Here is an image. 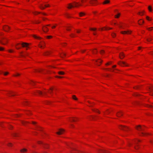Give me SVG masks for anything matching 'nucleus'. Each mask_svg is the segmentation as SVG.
I'll list each match as a JSON object with an SVG mask.
<instances>
[{
	"instance_id": "2f4dec72",
	"label": "nucleus",
	"mask_w": 153,
	"mask_h": 153,
	"mask_svg": "<svg viewBox=\"0 0 153 153\" xmlns=\"http://www.w3.org/2000/svg\"><path fill=\"white\" fill-rule=\"evenodd\" d=\"M144 21L142 19H140L138 21V23L140 25H142L144 23Z\"/></svg>"
},
{
	"instance_id": "473e14b6",
	"label": "nucleus",
	"mask_w": 153,
	"mask_h": 153,
	"mask_svg": "<svg viewBox=\"0 0 153 153\" xmlns=\"http://www.w3.org/2000/svg\"><path fill=\"white\" fill-rule=\"evenodd\" d=\"M66 30L70 31L71 30V27L70 26H67L65 27Z\"/></svg>"
},
{
	"instance_id": "f257e3e1",
	"label": "nucleus",
	"mask_w": 153,
	"mask_h": 153,
	"mask_svg": "<svg viewBox=\"0 0 153 153\" xmlns=\"http://www.w3.org/2000/svg\"><path fill=\"white\" fill-rule=\"evenodd\" d=\"M22 124L24 126H27L28 123H32L35 125L36 130L41 131V135L43 137L47 136V134L43 131V129L37 125H36V123L34 121L27 122L26 121H22L21 122Z\"/></svg>"
},
{
	"instance_id": "13d9d810",
	"label": "nucleus",
	"mask_w": 153,
	"mask_h": 153,
	"mask_svg": "<svg viewBox=\"0 0 153 153\" xmlns=\"http://www.w3.org/2000/svg\"><path fill=\"white\" fill-rule=\"evenodd\" d=\"M40 13L38 12H33V14L35 15H36L38 14H39Z\"/></svg>"
},
{
	"instance_id": "6ab92c4d",
	"label": "nucleus",
	"mask_w": 153,
	"mask_h": 153,
	"mask_svg": "<svg viewBox=\"0 0 153 153\" xmlns=\"http://www.w3.org/2000/svg\"><path fill=\"white\" fill-rule=\"evenodd\" d=\"M7 95L9 96H14L15 95V93L12 91H9L7 92Z\"/></svg>"
},
{
	"instance_id": "de8ad7c7",
	"label": "nucleus",
	"mask_w": 153,
	"mask_h": 153,
	"mask_svg": "<svg viewBox=\"0 0 153 153\" xmlns=\"http://www.w3.org/2000/svg\"><path fill=\"white\" fill-rule=\"evenodd\" d=\"M104 69L106 71H112V69L111 68H105Z\"/></svg>"
},
{
	"instance_id": "412c9836",
	"label": "nucleus",
	"mask_w": 153,
	"mask_h": 153,
	"mask_svg": "<svg viewBox=\"0 0 153 153\" xmlns=\"http://www.w3.org/2000/svg\"><path fill=\"white\" fill-rule=\"evenodd\" d=\"M82 152L76 150L75 148H73V150L71 152V153H82Z\"/></svg>"
},
{
	"instance_id": "58836bf2",
	"label": "nucleus",
	"mask_w": 153,
	"mask_h": 153,
	"mask_svg": "<svg viewBox=\"0 0 153 153\" xmlns=\"http://www.w3.org/2000/svg\"><path fill=\"white\" fill-rule=\"evenodd\" d=\"M51 54V53L49 51H46L44 53V55L45 56L49 55Z\"/></svg>"
},
{
	"instance_id": "4c0bfd02",
	"label": "nucleus",
	"mask_w": 153,
	"mask_h": 153,
	"mask_svg": "<svg viewBox=\"0 0 153 153\" xmlns=\"http://www.w3.org/2000/svg\"><path fill=\"white\" fill-rule=\"evenodd\" d=\"M91 51L94 54H96L97 52V50L95 49L91 50Z\"/></svg>"
},
{
	"instance_id": "4d7b16f0",
	"label": "nucleus",
	"mask_w": 153,
	"mask_h": 153,
	"mask_svg": "<svg viewBox=\"0 0 153 153\" xmlns=\"http://www.w3.org/2000/svg\"><path fill=\"white\" fill-rule=\"evenodd\" d=\"M20 116V115L18 114H15L13 116V117H16V118L19 117Z\"/></svg>"
},
{
	"instance_id": "e2e57ef3",
	"label": "nucleus",
	"mask_w": 153,
	"mask_h": 153,
	"mask_svg": "<svg viewBox=\"0 0 153 153\" xmlns=\"http://www.w3.org/2000/svg\"><path fill=\"white\" fill-rule=\"evenodd\" d=\"M153 29V27H148L147 28V30H152Z\"/></svg>"
},
{
	"instance_id": "2eb2a0df",
	"label": "nucleus",
	"mask_w": 153,
	"mask_h": 153,
	"mask_svg": "<svg viewBox=\"0 0 153 153\" xmlns=\"http://www.w3.org/2000/svg\"><path fill=\"white\" fill-rule=\"evenodd\" d=\"M89 3L93 5H96L97 4V0H91L89 1Z\"/></svg>"
},
{
	"instance_id": "bf43d9fd",
	"label": "nucleus",
	"mask_w": 153,
	"mask_h": 153,
	"mask_svg": "<svg viewBox=\"0 0 153 153\" xmlns=\"http://www.w3.org/2000/svg\"><path fill=\"white\" fill-rule=\"evenodd\" d=\"M88 0H81V2L82 4L86 2Z\"/></svg>"
},
{
	"instance_id": "9d476101",
	"label": "nucleus",
	"mask_w": 153,
	"mask_h": 153,
	"mask_svg": "<svg viewBox=\"0 0 153 153\" xmlns=\"http://www.w3.org/2000/svg\"><path fill=\"white\" fill-rule=\"evenodd\" d=\"M51 25L49 24L46 25L45 26H43L42 28V30L44 32H47L48 31V28L47 27V26H49L50 27L51 26Z\"/></svg>"
},
{
	"instance_id": "603ef678",
	"label": "nucleus",
	"mask_w": 153,
	"mask_h": 153,
	"mask_svg": "<svg viewBox=\"0 0 153 153\" xmlns=\"http://www.w3.org/2000/svg\"><path fill=\"white\" fill-rule=\"evenodd\" d=\"M40 22L38 20H36L33 22V23L35 24H39Z\"/></svg>"
},
{
	"instance_id": "e433bc0d",
	"label": "nucleus",
	"mask_w": 153,
	"mask_h": 153,
	"mask_svg": "<svg viewBox=\"0 0 153 153\" xmlns=\"http://www.w3.org/2000/svg\"><path fill=\"white\" fill-rule=\"evenodd\" d=\"M144 11H142L139 12L137 13V14L140 16H143L144 14Z\"/></svg>"
},
{
	"instance_id": "4be33fe9",
	"label": "nucleus",
	"mask_w": 153,
	"mask_h": 153,
	"mask_svg": "<svg viewBox=\"0 0 153 153\" xmlns=\"http://www.w3.org/2000/svg\"><path fill=\"white\" fill-rule=\"evenodd\" d=\"M29 83L30 84L33 86H35L37 83V82L33 80L30 81Z\"/></svg>"
},
{
	"instance_id": "5fc2aeb1",
	"label": "nucleus",
	"mask_w": 153,
	"mask_h": 153,
	"mask_svg": "<svg viewBox=\"0 0 153 153\" xmlns=\"http://www.w3.org/2000/svg\"><path fill=\"white\" fill-rule=\"evenodd\" d=\"M72 98L74 100H77V99L76 97V96L74 95L72 96Z\"/></svg>"
},
{
	"instance_id": "c756f323",
	"label": "nucleus",
	"mask_w": 153,
	"mask_h": 153,
	"mask_svg": "<svg viewBox=\"0 0 153 153\" xmlns=\"http://www.w3.org/2000/svg\"><path fill=\"white\" fill-rule=\"evenodd\" d=\"M111 28L108 27H104L103 28H102L100 29L101 30H108L110 29H111Z\"/></svg>"
},
{
	"instance_id": "dca6fc26",
	"label": "nucleus",
	"mask_w": 153,
	"mask_h": 153,
	"mask_svg": "<svg viewBox=\"0 0 153 153\" xmlns=\"http://www.w3.org/2000/svg\"><path fill=\"white\" fill-rule=\"evenodd\" d=\"M128 27V25L125 24H123L120 26V27L123 29H126Z\"/></svg>"
},
{
	"instance_id": "c9c22d12",
	"label": "nucleus",
	"mask_w": 153,
	"mask_h": 153,
	"mask_svg": "<svg viewBox=\"0 0 153 153\" xmlns=\"http://www.w3.org/2000/svg\"><path fill=\"white\" fill-rule=\"evenodd\" d=\"M23 104L24 105H29V102H28V101H26V100H25L24 101V102H23Z\"/></svg>"
},
{
	"instance_id": "9b49d317",
	"label": "nucleus",
	"mask_w": 153,
	"mask_h": 153,
	"mask_svg": "<svg viewBox=\"0 0 153 153\" xmlns=\"http://www.w3.org/2000/svg\"><path fill=\"white\" fill-rule=\"evenodd\" d=\"M102 62V61L100 59H98L97 60H95V63L98 66L101 65Z\"/></svg>"
},
{
	"instance_id": "0e129e2a",
	"label": "nucleus",
	"mask_w": 153,
	"mask_h": 153,
	"mask_svg": "<svg viewBox=\"0 0 153 153\" xmlns=\"http://www.w3.org/2000/svg\"><path fill=\"white\" fill-rule=\"evenodd\" d=\"M52 36H47V38L49 39L52 38Z\"/></svg>"
},
{
	"instance_id": "ea45409f",
	"label": "nucleus",
	"mask_w": 153,
	"mask_h": 153,
	"mask_svg": "<svg viewBox=\"0 0 153 153\" xmlns=\"http://www.w3.org/2000/svg\"><path fill=\"white\" fill-rule=\"evenodd\" d=\"M27 151V149H23L20 150V152L22 153H25Z\"/></svg>"
},
{
	"instance_id": "39448f33",
	"label": "nucleus",
	"mask_w": 153,
	"mask_h": 153,
	"mask_svg": "<svg viewBox=\"0 0 153 153\" xmlns=\"http://www.w3.org/2000/svg\"><path fill=\"white\" fill-rule=\"evenodd\" d=\"M140 140L138 139H134L129 144L130 146H131L133 144H135L137 145V146H134L135 149H137L139 148V146L138 145V144L140 142Z\"/></svg>"
},
{
	"instance_id": "ddd939ff",
	"label": "nucleus",
	"mask_w": 153,
	"mask_h": 153,
	"mask_svg": "<svg viewBox=\"0 0 153 153\" xmlns=\"http://www.w3.org/2000/svg\"><path fill=\"white\" fill-rule=\"evenodd\" d=\"M99 153H110V152L104 149H99L98 151Z\"/></svg>"
},
{
	"instance_id": "a878e982",
	"label": "nucleus",
	"mask_w": 153,
	"mask_h": 153,
	"mask_svg": "<svg viewBox=\"0 0 153 153\" xmlns=\"http://www.w3.org/2000/svg\"><path fill=\"white\" fill-rule=\"evenodd\" d=\"M123 115V113L121 111L118 112L117 114V116L118 117H120Z\"/></svg>"
},
{
	"instance_id": "cd10ccee",
	"label": "nucleus",
	"mask_w": 153,
	"mask_h": 153,
	"mask_svg": "<svg viewBox=\"0 0 153 153\" xmlns=\"http://www.w3.org/2000/svg\"><path fill=\"white\" fill-rule=\"evenodd\" d=\"M92 110L93 111L96 113H98L99 114H100V112L99 111V110L98 109H96L95 108H92Z\"/></svg>"
},
{
	"instance_id": "423d86ee",
	"label": "nucleus",
	"mask_w": 153,
	"mask_h": 153,
	"mask_svg": "<svg viewBox=\"0 0 153 153\" xmlns=\"http://www.w3.org/2000/svg\"><path fill=\"white\" fill-rule=\"evenodd\" d=\"M28 46V44L26 43H18L16 45V48L17 49H19L22 47H27Z\"/></svg>"
},
{
	"instance_id": "b1692460",
	"label": "nucleus",
	"mask_w": 153,
	"mask_h": 153,
	"mask_svg": "<svg viewBox=\"0 0 153 153\" xmlns=\"http://www.w3.org/2000/svg\"><path fill=\"white\" fill-rule=\"evenodd\" d=\"M125 56L124 55L123 53H120L119 54V57L121 59H123Z\"/></svg>"
},
{
	"instance_id": "4468645a",
	"label": "nucleus",
	"mask_w": 153,
	"mask_h": 153,
	"mask_svg": "<svg viewBox=\"0 0 153 153\" xmlns=\"http://www.w3.org/2000/svg\"><path fill=\"white\" fill-rule=\"evenodd\" d=\"M50 5L49 4H40L39 6L40 8L42 10H44L45 8L47 7H49Z\"/></svg>"
},
{
	"instance_id": "a211bd4d",
	"label": "nucleus",
	"mask_w": 153,
	"mask_h": 153,
	"mask_svg": "<svg viewBox=\"0 0 153 153\" xmlns=\"http://www.w3.org/2000/svg\"><path fill=\"white\" fill-rule=\"evenodd\" d=\"M8 42V40L7 39H3L2 41H1L0 42L1 44L5 45H6Z\"/></svg>"
},
{
	"instance_id": "aec40b11",
	"label": "nucleus",
	"mask_w": 153,
	"mask_h": 153,
	"mask_svg": "<svg viewBox=\"0 0 153 153\" xmlns=\"http://www.w3.org/2000/svg\"><path fill=\"white\" fill-rule=\"evenodd\" d=\"M3 30L6 31H8L10 29V27L7 25H4L3 27Z\"/></svg>"
},
{
	"instance_id": "8fccbe9b",
	"label": "nucleus",
	"mask_w": 153,
	"mask_h": 153,
	"mask_svg": "<svg viewBox=\"0 0 153 153\" xmlns=\"http://www.w3.org/2000/svg\"><path fill=\"white\" fill-rule=\"evenodd\" d=\"M37 72H42L43 73H45V72H44L43 70L42 69L39 70L37 71Z\"/></svg>"
},
{
	"instance_id": "a19ab883",
	"label": "nucleus",
	"mask_w": 153,
	"mask_h": 153,
	"mask_svg": "<svg viewBox=\"0 0 153 153\" xmlns=\"http://www.w3.org/2000/svg\"><path fill=\"white\" fill-rule=\"evenodd\" d=\"M7 125L8 126V127L9 129H12L13 128V127L11 125L8 124H7Z\"/></svg>"
},
{
	"instance_id": "09e8293b",
	"label": "nucleus",
	"mask_w": 153,
	"mask_h": 153,
	"mask_svg": "<svg viewBox=\"0 0 153 153\" xmlns=\"http://www.w3.org/2000/svg\"><path fill=\"white\" fill-rule=\"evenodd\" d=\"M110 113V111L109 110H107L105 113V114H108Z\"/></svg>"
},
{
	"instance_id": "c03bdc74",
	"label": "nucleus",
	"mask_w": 153,
	"mask_h": 153,
	"mask_svg": "<svg viewBox=\"0 0 153 153\" xmlns=\"http://www.w3.org/2000/svg\"><path fill=\"white\" fill-rule=\"evenodd\" d=\"M146 40L147 42H149L152 40V39L151 38L149 37L147 38Z\"/></svg>"
},
{
	"instance_id": "5701e85b",
	"label": "nucleus",
	"mask_w": 153,
	"mask_h": 153,
	"mask_svg": "<svg viewBox=\"0 0 153 153\" xmlns=\"http://www.w3.org/2000/svg\"><path fill=\"white\" fill-rule=\"evenodd\" d=\"M64 130L63 129H60L59 131L57 132V134L58 135H60L63 133L64 132Z\"/></svg>"
},
{
	"instance_id": "864d4df0",
	"label": "nucleus",
	"mask_w": 153,
	"mask_h": 153,
	"mask_svg": "<svg viewBox=\"0 0 153 153\" xmlns=\"http://www.w3.org/2000/svg\"><path fill=\"white\" fill-rule=\"evenodd\" d=\"M131 1H129L128 2V4L131 6H132L133 4H131Z\"/></svg>"
},
{
	"instance_id": "338daca9",
	"label": "nucleus",
	"mask_w": 153,
	"mask_h": 153,
	"mask_svg": "<svg viewBox=\"0 0 153 153\" xmlns=\"http://www.w3.org/2000/svg\"><path fill=\"white\" fill-rule=\"evenodd\" d=\"M111 62H109L107 63H106V65H109L111 64Z\"/></svg>"
},
{
	"instance_id": "c85d7f7f",
	"label": "nucleus",
	"mask_w": 153,
	"mask_h": 153,
	"mask_svg": "<svg viewBox=\"0 0 153 153\" xmlns=\"http://www.w3.org/2000/svg\"><path fill=\"white\" fill-rule=\"evenodd\" d=\"M25 114L28 115H31L32 114L31 112L30 111H25Z\"/></svg>"
},
{
	"instance_id": "7c9ffc66",
	"label": "nucleus",
	"mask_w": 153,
	"mask_h": 153,
	"mask_svg": "<svg viewBox=\"0 0 153 153\" xmlns=\"http://www.w3.org/2000/svg\"><path fill=\"white\" fill-rule=\"evenodd\" d=\"M33 37L34 38L36 39H39V40H40L41 39H42V38L41 37L37 35H33Z\"/></svg>"
},
{
	"instance_id": "f704fd0d",
	"label": "nucleus",
	"mask_w": 153,
	"mask_h": 153,
	"mask_svg": "<svg viewBox=\"0 0 153 153\" xmlns=\"http://www.w3.org/2000/svg\"><path fill=\"white\" fill-rule=\"evenodd\" d=\"M110 1L109 0H105L103 2L102 4H107L109 3Z\"/></svg>"
},
{
	"instance_id": "6e6d98bb",
	"label": "nucleus",
	"mask_w": 153,
	"mask_h": 153,
	"mask_svg": "<svg viewBox=\"0 0 153 153\" xmlns=\"http://www.w3.org/2000/svg\"><path fill=\"white\" fill-rule=\"evenodd\" d=\"M111 36L113 38H114L115 37L116 35L115 33H113L111 34Z\"/></svg>"
},
{
	"instance_id": "052dcab7",
	"label": "nucleus",
	"mask_w": 153,
	"mask_h": 153,
	"mask_svg": "<svg viewBox=\"0 0 153 153\" xmlns=\"http://www.w3.org/2000/svg\"><path fill=\"white\" fill-rule=\"evenodd\" d=\"M20 75V74L19 73H16L13 75V76H18Z\"/></svg>"
},
{
	"instance_id": "f03ea898",
	"label": "nucleus",
	"mask_w": 153,
	"mask_h": 153,
	"mask_svg": "<svg viewBox=\"0 0 153 153\" xmlns=\"http://www.w3.org/2000/svg\"><path fill=\"white\" fill-rule=\"evenodd\" d=\"M54 90V88L52 87H51L48 90H46L43 92L39 91L36 90L34 91V94L36 95H47L49 97L48 94L52 95L53 94V91Z\"/></svg>"
},
{
	"instance_id": "f8f14e48",
	"label": "nucleus",
	"mask_w": 153,
	"mask_h": 153,
	"mask_svg": "<svg viewBox=\"0 0 153 153\" xmlns=\"http://www.w3.org/2000/svg\"><path fill=\"white\" fill-rule=\"evenodd\" d=\"M118 64L121 66H128V65L125 62L122 61H119L118 62Z\"/></svg>"
},
{
	"instance_id": "72a5a7b5",
	"label": "nucleus",
	"mask_w": 153,
	"mask_h": 153,
	"mask_svg": "<svg viewBox=\"0 0 153 153\" xmlns=\"http://www.w3.org/2000/svg\"><path fill=\"white\" fill-rule=\"evenodd\" d=\"M88 102L89 104V105H88L90 107H92L94 105V103L91 102L90 101H88Z\"/></svg>"
},
{
	"instance_id": "393cba45",
	"label": "nucleus",
	"mask_w": 153,
	"mask_h": 153,
	"mask_svg": "<svg viewBox=\"0 0 153 153\" xmlns=\"http://www.w3.org/2000/svg\"><path fill=\"white\" fill-rule=\"evenodd\" d=\"M45 46V43L44 42H42L39 45V47L42 48H44Z\"/></svg>"
},
{
	"instance_id": "774afa93",
	"label": "nucleus",
	"mask_w": 153,
	"mask_h": 153,
	"mask_svg": "<svg viewBox=\"0 0 153 153\" xmlns=\"http://www.w3.org/2000/svg\"><path fill=\"white\" fill-rule=\"evenodd\" d=\"M104 51L103 50H101L100 51V53L101 54H102L104 53Z\"/></svg>"
},
{
	"instance_id": "680f3d73",
	"label": "nucleus",
	"mask_w": 153,
	"mask_h": 153,
	"mask_svg": "<svg viewBox=\"0 0 153 153\" xmlns=\"http://www.w3.org/2000/svg\"><path fill=\"white\" fill-rule=\"evenodd\" d=\"M97 29L95 28H91L90 29V30H93V31H95Z\"/></svg>"
},
{
	"instance_id": "37998d69",
	"label": "nucleus",
	"mask_w": 153,
	"mask_h": 153,
	"mask_svg": "<svg viewBox=\"0 0 153 153\" xmlns=\"http://www.w3.org/2000/svg\"><path fill=\"white\" fill-rule=\"evenodd\" d=\"M85 15V13L83 12H81L79 13V15L80 17H82Z\"/></svg>"
},
{
	"instance_id": "7ed1b4c3",
	"label": "nucleus",
	"mask_w": 153,
	"mask_h": 153,
	"mask_svg": "<svg viewBox=\"0 0 153 153\" xmlns=\"http://www.w3.org/2000/svg\"><path fill=\"white\" fill-rule=\"evenodd\" d=\"M136 128L138 131H142L139 134L140 136H146L148 135V134L144 132V131L146 130V128L145 126H141L140 125H139L136 127Z\"/></svg>"
},
{
	"instance_id": "20e7f679",
	"label": "nucleus",
	"mask_w": 153,
	"mask_h": 153,
	"mask_svg": "<svg viewBox=\"0 0 153 153\" xmlns=\"http://www.w3.org/2000/svg\"><path fill=\"white\" fill-rule=\"evenodd\" d=\"M82 5V4L79 2L74 1L72 3L69 4H68L67 7L69 9H70L74 7H78Z\"/></svg>"
},
{
	"instance_id": "6e6552de",
	"label": "nucleus",
	"mask_w": 153,
	"mask_h": 153,
	"mask_svg": "<svg viewBox=\"0 0 153 153\" xmlns=\"http://www.w3.org/2000/svg\"><path fill=\"white\" fill-rule=\"evenodd\" d=\"M38 143L39 144H42L43 147L45 148L48 149L49 148V146L47 144H45L43 143L41 141H39L38 142Z\"/></svg>"
},
{
	"instance_id": "a18cd8bd",
	"label": "nucleus",
	"mask_w": 153,
	"mask_h": 153,
	"mask_svg": "<svg viewBox=\"0 0 153 153\" xmlns=\"http://www.w3.org/2000/svg\"><path fill=\"white\" fill-rule=\"evenodd\" d=\"M120 13H117V14L115 15V17L116 18H119L120 16Z\"/></svg>"
},
{
	"instance_id": "0eeeda50",
	"label": "nucleus",
	"mask_w": 153,
	"mask_h": 153,
	"mask_svg": "<svg viewBox=\"0 0 153 153\" xmlns=\"http://www.w3.org/2000/svg\"><path fill=\"white\" fill-rule=\"evenodd\" d=\"M119 128L122 130L128 131L130 130L129 128L126 126H123L122 125H120L119 126Z\"/></svg>"
},
{
	"instance_id": "bb28decb",
	"label": "nucleus",
	"mask_w": 153,
	"mask_h": 153,
	"mask_svg": "<svg viewBox=\"0 0 153 153\" xmlns=\"http://www.w3.org/2000/svg\"><path fill=\"white\" fill-rule=\"evenodd\" d=\"M70 36L71 38H74L76 37L77 35L74 33H72L70 35Z\"/></svg>"
},
{
	"instance_id": "1a4fd4ad",
	"label": "nucleus",
	"mask_w": 153,
	"mask_h": 153,
	"mask_svg": "<svg viewBox=\"0 0 153 153\" xmlns=\"http://www.w3.org/2000/svg\"><path fill=\"white\" fill-rule=\"evenodd\" d=\"M78 120V119L77 118L71 117L68 119V121L71 122H76Z\"/></svg>"
},
{
	"instance_id": "3c124183",
	"label": "nucleus",
	"mask_w": 153,
	"mask_h": 153,
	"mask_svg": "<svg viewBox=\"0 0 153 153\" xmlns=\"http://www.w3.org/2000/svg\"><path fill=\"white\" fill-rule=\"evenodd\" d=\"M58 73L59 75H64L65 74L64 72L62 71H59Z\"/></svg>"
},
{
	"instance_id": "79ce46f5",
	"label": "nucleus",
	"mask_w": 153,
	"mask_h": 153,
	"mask_svg": "<svg viewBox=\"0 0 153 153\" xmlns=\"http://www.w3.org/2000/svg\"><path fill=\"white\" fill-rule=\"evenodd\" d=\"M4 73V75L5 76H6V75H7L8 74H9V73L7 72H4V73H3V72H2V71H0V74H2V73Z\"/></svg>"
},
{
	"instance_id": "49530a36",
	"label": "nucleus",
	"mask_w": 153,
	"mask_h": 153,
	"mask_svg": "<svg viewBox=\"0 0 153 153\" xmlns=\"http://www.w3.org/2000/svg\"><path fill=\"white\" fill-rule=\"evenodd\" d=\"M148 9L150 12H152V7L151 6H149L148 7Z\"/></svg>"
},
{
	"instance_id": "69168bd1",
	"label": "nucleus",
	"mask_w": 153,
	"mask_h": 153,
	"mask_svg": "<svg viewBox=\"0 0 153 153\" xmlns=\"http://www.w3.org/2000/svg\"><path fill=\"white\" fill-rule=\"evenodd\" d=\"M4 49L3 48L0 47V51H4Z\"/></svg>"
},
{
	"instance_id": "f3484780",
	"label": "nucleus",
	"mask_w": 153,
	"mask_h": 153,
	"mask_svg": "<svg viewBox=\"0 0 153 153\" xmlns=\"http://www.w3.org/2000/svg\"><path fill=\"white\" fill-rule=\"evenodd\" d=\"M131 33V31L130 30L123 31L121 32V33L123 34H130Z\"/></svg>"
}]
</instances>
